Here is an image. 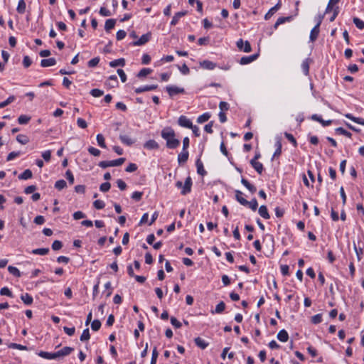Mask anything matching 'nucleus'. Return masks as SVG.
<instances>
[{"instance_id": "nucleus-1", "label": "nucleus", "mask_w": 364, "mask_h": 364, "mask_svg": "<svg viewBox=\"0 0 364 364\" xmlns=\"http://www.w3.org/2000/svg\"><path fill=\"white\" fill-rule=\"evenodd\" d=\"M175 136V132L171 127H165L161 131V137L166 141V146L168 149H176L179 146L180 141Z\"/></svg>"}, {"instance_id": "nucleus-2", "label": "nucleus", "mask_w": 364, "mask_h": 364, "mask_svg": "<svg viewBox=\"0 0 364 364\" xmlns=\"http://www.w3.org/2000/svg\"><path fill=\"white\" fill-rule=\"evenodd\" d=\"M192 184L193 183L191 176H188L186 178L184 184H183L181 181H178L176 183V186L178 188H181V193L183 196H186L191 191Z\"/></svg>"}, {"instance_id": "nucleus-3", "label": "nucleus", "mask_w": 364, "mask_h": 364, "mask_svg": "<svg viewBox=\"0 0 364 364\" xmlns=\"http://www.w3.org/2000/svg\"><path fill=\"white\" fill-rule=\"evenodd\" d=\"M125 161V158H119L112 161H102L99 163V166L102 168H106L110 166H119L123 164Z\"/></svg>"}, {"instance_id": "nucleus-4", "label": "nucleus", "mask_w": 364, "mask_h": 364, "mask_svg": "<svg viewBox=\"0 0 364 364\" xmlns=\"http://www.w3.org/2000/svg\"><path fill=\"white\" fill-rule=\"evenodd\" d=\"M38 355L40 357L46 358V359H55V358H58L59 357L65 356L62 353V351L60 350L57 351V352H55V353H48V352H46V351H40V352L38 353Z\"/></svg>"}, {"instance_id": "nucleus-5", "label": "nucleus", "mask_w": 364, "mask_h": 364, "mask_svg": "<svg viewBox=\"0 0 364 364\" xmlns=\"http://www.w3.org/2000/svg\"><path fill=\"white\" fill-rule=\"evenodd\" d=\"M237 46L239 50H243L245 53H249L252 50L251 45L249 41H243L242 39H240L237 42Z\"/></svg>"}, {"instance_id": "nucleus-6", "label": "nucleus", "mask_w": 364, "mask_h": 364, "mask_svg": "<svg viewBox=\"0 0 364 364\" xmlns=\"http://www.w3.org/2000/svg\"><path fill=\"white\" fill-rule=\"evenodd\" d=\"M151 38V33L143 34L140 38L133 43L134 46H139L146 43Z\"/></svg>"}, {"instance_id": "nucleus-7", "label": "nucleus", "mask_w": 364, "mask_h": 364, "mask_svg": "<svg viewBox=\"0 0 364 364\" xmlns=\"http://www.w3.org/2000/svg\"><path fill=\"white\" fill-rule=\"evenodd\" d=\"M166 91L170 96H173L179 93H183L184 89L176 86H168L166 87Z\"/></svg>"}, {"instance_id": "nucleus-8", "label": "nucleus", "mask_w": 364, "mask_h": 364, "mask_svg": "<svg viewBox=\"0 0 364 364\" xmlns=\"http://www.w3.org/2000/svg\"><path fill=\"white\" fill-rule=\"evenodd\" d=\"M178 124L181 127L190 128L192 127V122L186 116H181L178 120Z\"/></svg>"}, {"instance_id": "nucleus-9", "label": "nucleus", "mask_w": 364, "mask_h": 364, "mask_svg": "<svg viewBox=\"0 0 364 364\" xmlns=\"http://www.w3.org/2000/svg\"><path fill=\"white\" fill-rule=\"evenodd\" d=\"M200 65L201 68L206 70H213L216 67V64L215 63L208 60L200 62Z\"/></svg>"}, {"instance_id": "nucleus-10", "label": "nucleus", "mask_w": 364, "mask_h": 364, "mask_svg": "<svg viewBox=\"0 0 364 364\" xmlns=\"http://www.w3.org/2000/svg\"><path fill=\"white\" fill-rule=\"evenodd\" d=\"M257 58V54H254V55H252L250 56H245V57H242L240 58V63L241 65H247V64L252 63L255 60H256Z\"/></svg>"}, {"instance_id": "nucleus-11", "label": "nucleus", "mask_w": 364, "mask_h": 364, "mask_svg": "<svg viewBox=\"0 0 364 364\" xmlns=\"http://www.w3.org/2000/svg\"><path fill=\"white\" fill-rule=\"evenodd\" d=\"M187 14L186 11H179L175 14L173 16L172 21H171V25L175 26L179 21V19L186 16Z\"/></svg>"}, {"instance_id": "nucleus-12", "label": "nucleus", "mask_w": 364, "mask_h": 364, "mask_svg": "<svg viewBox=\"0 0 364 364\" xmlns=\"http://www.w3.org/2000/svg\"><path fill=\"white\" fill-rule=\"evenodd\" d=\"M311 119L320 122L323 127L329 126L332 123V120H323L321 117L317 114H313L311 116Z\"/></svg>"}, {"instance_id": "nucleus-13", "label": "nucleus", "mask_w": 364, "mask_h": 364, "mask_svg": "<svg viewBox=\"0 0 364 364\" xmlns=\"http://www.w3.org/2000/svg\"><path fill=\"white\" fill-rule=\"evenodd\" d=\"M188 151L187 150H183L178 156V161L181 164H184L188 161Z\"/></svg>"}, {"instance_id": "nucleus-14", "label": "nucleus", "mask_w": 364, "mask_h": 364, "mask_svg": "<svg viewBox=\"0 0 364 364\" xmlns=\"http://www.w3.org/2000/svg\"><path fill=\"white\" fill-rule=\"evenodd\" d=\"M281 7V3L280 2H278L274 6H273L272 8H271L268 12L265 14L264 16V18L266 20H268L269 18H271V16L276 12L277 11L279 8Z\"/></svg>"}, {"instance_id": "nucleus-15", "label": "nucleus", "mask_w": 364, "mask_h": 364, "mask_svg": "<svg viewBox=\"0 0 364 364\" xmlns=\"http://www.w3.org/2000/svg\"><path fill=\"white\" fill-rule=\"evenodd\" d=\"M119 139L124 144H126L127 146H131L134 143V140L126 134H120Z\"/></svg>"}, {"instance_id": "nucleus-16", "label": "nucleus", "mask_w": 364, "mask_h": 364, "mask_svg": "<svg viewBox=\"0 0 364 364\" xmlns=\"http://www.w3.org/2000/svg\"><path fill=\"white\" fill-rule=\"evenodd\" d=\"M144 147L145 149H159V144L158 143L154 140V139H150L149 141H147L144 144Z\"/></svg>"}, {"instance_id": "nucleus-17", "label": "nucleus", "mask_w": 364, "mask_h": 364, "mask_svg": "<svg viewBox=\"0 0 364 364\" xmlns=\"http://www.w3.org/2000/svg\"><path fill=\"white\" fill-rule=\"evenodd\" d=\"M56 64V60L54 58H50L48 59H43L41 61V65L43 68L53 66Z\"/></svg>"}, {"instance_id": "nucleus-18", "label": "nucleus", "mask_w": 364, "mask_h": 364, "mask_svg": "<svg viewBox=\"0 0 364 364\" xmlns=\"http://www.w3.org/2000/svg\"><path fill=\"white\" fill-rule=\"evenodd\" d=\"M277 338L282 342H287L289 339V334L286 330L282 329L277 333Z\"/></svg>"}, {"instance_id": "nucleus-19", "label": "nucleus", "mask_w": 364, "mask_h": 364, "mask_svg": "<svg viewBox=\"0 0 364 364\" xmlns=\"http://www.w3.org/2000/svg\"><path fill=\"white\" fill-rule=\"evenodd\" d=\"M241 183L252 193H254L256 192V187L251 184L247 179L242 178Z\"/></svg>"}, {"instance_id": "nucleus-20", "label": "nucleus", "mask_w": 364, "mask_h": 364, "mask_svg": "<svg viewBox=\"0 0 364 364\" xmlns=\"http://www.w3.org/2000/svg\"><path fill=\"white\" fill-rule=\"evenodd\" d=\"M250 164L252 167L256 170V171L261 174L263 171V165L260 162L255 161V159H252L250 161Z\"/></svg>"}, {"instance_id": "nucleus-21", "label": "nucleus", "mask_w": 364, "mask_h": 364, "mask_svg": "<svg viewBox=\"0 0 364 364\" xmlns=\"http://www.w3.org/2000/svg\"><path fill=\"white\" fill-rule=\"evenodd\" d=\"M242 193L240 191H235V198L236 200L242 205L246 206L247 205V200L244 198L242 196Z\"/></svg>"}, {"instance_id": "nucleus-22", "label": "nucleus", "mask_w": 364, "mask_h": 364, "mask_svg": "<svg viewBox=\"0 0 364 364\" xmlns=\"http://www.w3.org/2000/svg\"><path fill=\"white\" fill-rule=\"evenodd\" d=\"M258 212H259V214L260 215V216H262L264 219H269L270 218V215L268 213L266 205H261L259 208Z\"/></svg>"}, {"instance_id": "nucleus-23", "label": "nucleus", "mask_w": 364, "mask_h": 364, "mask_svg": "<svg viewBox=\"0 0 364 364\" xmlns=\"http://www.w3.org/2000/svg\"><path fill=\"white\" fill-rule=\"evenodd\" d=\"M196 345L201 349H205L208 346V343L205 342L200 337H197L194 339Z\"/></svg>"}, {"instance_id": "nucleus-24", "label": "nucleus", "mask_w": 364, "mask_h": 364, "mask_svg": "<svg viewBox=\"0 0 364 364\" xmlns=\"http://www.w3.org/2000/svg\"><path fill=\"white\" fill-rule=\"evenodd\" d=\"M345 117L357 124L364 126V119L363 118L355 117L353 116L351 114H346Z\"/></svg>"}, {"instance_id": "nucleus-25", "label": "nucleus", "mask_w": 364, "mask_h": 364, "mask_svg": "<svg viewBox=\"0 0 364 364\" xmlns=\"http://www.w3.org/2000/svg\"><path fill=\"white\" fill-rule=\"evenodd\" d=\"M318 33H319V27L318 25H316L311 31V33H310L311 41H314L318 38Z\"/></svg>"}, {"instance_id": "nucleus-26", "label": "nucleus", "mask_w": 364, "mask_h": 364, "mask_svg": "<svg viewBox=\"0 0 364 364\" xmlns=\"http://www.w3.org/2000/svg\"><path fill=\"white\" fill-rule=\"evenodd\" d=\"M125 65V60L124 58H119L109 62V66L112 68H116L117 66L123 67Z\"/></svg>"}, {"instance_id": "nucleus-27", "label": "nucleus", "mask_w": 364, "mask_h": 364, "mask_svg": "<svg viewBox=\"0 0 364 364\" xmlns=\"http://www.w3.org/2000/svg\"><path fill=\"white\" fill-rule=\"evenodd\" d=\"M33 173L30 169H26L22 173L18 176L20 180H27L32 178Z\"/></svg>"}, {"instance_id": "nucleus-28", "label": "nucleus", "mask_w": 364, "mask_h": 364, "mask_svg": "<svg viewBox=\"0 0 364 364\" xmlns=\"http://www.w3.org/2000/svg\"><path fill=\"white\" fill-rule=\"evenodd\" d=\"M26 4L24 0H20L18 3L16 11L18 14H23L26 11Z\"/></svg>"}, {"instance_id": "nucleus-29", "label": "nucleus", "mask_w": 364, "mask_h": 364, "mask_svg": "<svg viewBox=\"0 0 364 364\" xmlns=\"http://www.w3.org/2000/svg\"><path fill=\"white\" fill-rule=\"evenodd\" d=\"M276 150L273 154V158L279 157L282 154V142L280 139H278L275 143Z\"/></svg>"}, {"instance_id": "nucleus-30", "label": "nucleus", "mask_w": 364, "mask_h": 364, "mask_svg": "<svg viewBox=\"0 0 364 364\" xmlns=\"http://www.w3.org/2000/svg\"><path fill=\"white\" fill-rule=\"evenodd\" d=\"M21 299L26 305H31L33 303V297L28 293L22 294Z\"/></svg>"}, {"instance_id": "nucleus-31", "label": "nucleus", "mask_w": 364, "mask_h": 364, "mask_svg": "<svg viewBox=\"0 0 364 364\" xmlns=\"http://www.w3.org/2000/svg\"><path fill=\"white\" fill-rule=\"evenodd\" d=\"M116 23V20L114 18H109L107 19L105 22V29L106 31H109V30L112 29Z\"/></svg>"}, {"instance_id": "nucleus-32", "label": "nucleus", "mask_w": 364, "mask_h": 364, "mask_svg": "<svg viewBox=\"0 0 364 364\" xmlns=\"http://www.w3.org/2000/svg\"><path fill=\"white\" fill-rule=\"evenodd\" d=\"M196 166H197V172L198 174L201 176H205L206 174V171H205L203 168V163L200 161V159H198L196 161Z\"/></svg>"}, {"instance_id": "nucleus-33", "label": "nucleus", "mask_w": 364, "mask_h": 364, "mask_svg": "<svg viewBox=\"0 0 364 364\" xmlns=\"http://www.w3.org/2000/svg\"><path fill=\"white\" fill-rule=\"evenodd\" d=\"M96 139H97V144L100 147L104 148V149L107 148V145L105 144V138L102 134H98L97 135Z\"/></svg>"}, {"instance_id": "nucleus-34", "label": "nucleus", "mask_w": 364, "mask_h": 364, "mask_svg": "<svg viewBox=\"0 0 364 364\" xmlns=\"http://www.w3.org/2000/svg\"><path fill=\"white\" fill-rule=\"evenodd\" d=\"M49 252V248H38L32 250L34 255H46Z\"/></svg>"}, {"instance_id": "nucleus-35", "label": "nucleus", "mask_w": 364, "mask_h": 364, "mask_svg": "<svg viewBox=\"0 0 364 364\" xmlns=\"http://www.w3.org/2000/svg\"><path fill=\"white\" fill-rule=\"evenodd\" d=\"M210 118V114L208 112L204 113L202 115L199 116L197 119V122L202 124L203 122H207Z\"/></svg>"}, {"instance_id": "nucleus-36", "label": "nucleus", "mask_w": 364, "mask_h": 364, "mask_svg": "<svg viewBox=\"0 0 364 364\" xmlns=\"http://www.w3.org/2000/svg\"><path fill=\"white\" fill-rule=\"evenodd\" d=\"M16 140L21 144H26L29 141L28 137L24 134L17 135Z\"/></svg>"}, {"instance_id": "nucleus-37", "label": "nucleus", "mask_w": 364, "mask_h": 364, "mask_svg": "<svg viewBox=\"0 0 364 364\" xmlns=\"http://www.w3.org/2000/svg\"><path fill=\"white\" fill-rule=\"evenodd\" d=\"M8 271L10 274H13L14 276L16 277H21V272L18 270V268L13 267V266H9Z\"/></svg>"}, {"instance_id": "nucleus-38", "label": "nucleus", "mask_w": 364, "mask_h": 364, "mask_svg": "<svg viewBox=\"0 0 364 364\" xmlns=\"http://www.w3.org/2000/svg\"><path fill=\"white\" fill-rule=\"evenodd\" d=\"M301 68L304 72V73L307 75L309 73V59H306L303 61L301 63Z\"/></svg>"}, {"instance_id": "nucleus-39", "label": "nucleus", "mask_w": 364, "mask_h": 364, "mask_svg": "<svg viewBox=\"0 0 364 364\" xmlns=\"http://www.w3.org/2000/svg\"><path fill=\"white\" fill-rule=\"evenodd\" d=\"M336 132L338 134L344 135L348 138H350L352 134L350 132L346 131L343 127H338L336 129Z\"/></svg>"}, {"instance_id": "nucleus-40", "label": "nucleus", "mask_w": 364, "mask_h": 364, "mask_svg": "<svg viewBox=\"0 0 364 364\" xmlns=\"http://www.w3.org/2000/svg\"><path fill=\"white\" fill-rule=\"evenodd\" d=\"M31 120V117L27 115H20L18 118V122L20 124H26Z\"/></svg>"}, {"instance_id": "nucleus-41", "label": "nucleus", "mask_w": 364, "mask_h": 364, "mask_svg": "<svg viewBox=\"0 0 364 364\" xmlns=\"http://www.w3.org/2000/svg\"><path fill=\"white\" fill-rule=\"evenodd\" d=\"M66 186H67V183L65 182V181H64L63 179L57 181L55 183V188L59 191L65 188Z\"/></svg>"}, {"instance_id": "nucleus-42", "label": "nucleus", "mask_w": 364, "mask_h": 364, "mask_svg": "<svg viewBox=\"0 0 364 364\" xmlns=\"http://www.w3.org/2000/svg\"><path fill=\"white\" fill-rule=\"evenodd\" d=\"M151 70L150 68H142L137 74V77L141 78L146 76L147 75L151 73Z\"/></svg>"}, {"instance_id": "nucleus-43", "label": "nucleus", "mask_w": 364, "mask_h": 364, "mask_svg": "<svg viewBox=\"0 0 364 364\" xmlns=\"http://www.w3.org/2000/svg\"><path fill=\"white\" fill-rule=\"evenodd\" d=\"M90 338V334L89 331V328H86L83 331L82 335L80 336V340L81 341H88Z\"/></svg>"}, {"instance_id": "nucleus-44", "label": "nucleus", "mask_w": 364, "mask_h": 364, "mask_svg": "<svg viewBox=\"0 0 364 364\" xmlns=\"http://www.w3.org/2000/svg\"><path fill=\"white\" fill-rule=\"evenodd\" d=\"M15 100L14 96H10L5 101L0 102V109L5 107L6 106L9 105L11 102H13Z\"/></svg>"}, {"instance_id": "nucleus-45", "label": "nucleus", "mask_w": 364, "mask_h": 364, "mask_svg": "<svg viewBox=\"0 0 364 364\" xmlns=\"http://www.w3.org/2000/svg\"><path fill=\"white\" fill-rule=\"evenodd\" d=\"M353 23L356 26V27L359 29H363L364 28V21L360 20V18L357 17H354L353 19Z\"/></svg>"}, {"instance_id": "nucleus-46", "label": "nucleus", "mask_w": 364, "mask_h": 364, "mask_svg": "<svg viewBox=\"0 0 364 364\" xmlns=\"http://www.w3.org/2000/svg\"><path fill=\"white\" fill-rule=\"evenodd\" d=\"M8 347L10 348H15L18 350H28V348L26 346H23L15 343H11L10 344H9Z\"/></svg>"}, {"instance_id": "nucleus-47", "label": "nucleus", "mask_w": 364, "mask_h": 364, "mask_svg": "<svg viewBox=\"0 0 364 364\" xmlns=\"http://www.w3.org/2000/svg\"><path fill=\"white\" fill-rule=\"evenodd\" d=\"M94 207L97 210H101L105 208V203L103 200H96L93 203Z\"/></svg>"}, {"instance_id": "nucleus-48", "label": "nucleus", "mask_w": 364, "mask_h": 364, "mask_svg": "<svg viewBox=\"0 0 364 364\" xmlns=\"http://www.w3.org/2000/svg\"><path fill=\"white\" fill-rule=\"evenodd\" d=\"M101 327V322L98 319H95L91 323V328L93 331H97Z\"/></svg>"}, {"instance_id": "nucleus-49", "label": "nucleus", "mask_w": 364, "mask_h": 364, "mask_svg": "<svg viewBox=\"0 0 364 364\" xmlns=\"http://www.w3.org/2000/svg\"><path fill=\"white\" fill-rule=\"evenodd\" d=\"M284 136L294 145V147L297 146L296 140L291 134L285 132Z\"/></svg>"}, {"instance_id": "nucleus-50", "label": "nucleus", "mask_w": 364, "mask_h": 364, "mask_svg": "<svg viewBox=\"0 0 364 364\" xmlns=\"http://www.w3.org/2000/svg\"><path fill=\"white\" fill-rule=\"evenodd\" d=\"M225 309V304L223 301L218 303L215 307V312L216 314L222 313Z\"/></svg>"}, {"instance_id": "nucleus-51", "label": "nucleus", "mask_w": 364, "mask_h": 364, "mask_svg": "<svg viewBox=\"0 0 364 364\" xmlns=\"http://www.w3.org/2000/svg\"><path fill=\"white\" fill-rule=\"evenodd\" d=\"M291 19V17L290 16H288V17H280L277 19V21H276L274 27L275 28H277L278 27L279 25L280 24H282L284 23H285L286 21H288Z\"/></svg>"}, {"instance_id": "nucleus-52", "label": "nucleus", "mask_w": 364, "mask_h": 364, "mask_svg": "<svg viewBox=\"0 0 364 364\" xmlns=\"http://www.w3.org/2000/svg\"><path fill=\"white\" fill-rule=\"evenodd\" d=\"M252 210H256L258 207V203L255 198H253L251 201H247V205Z\"/></svg>"}, {"instance_id": "nucleus-53", "label": "nucleus", "mask_w": 364, "mask_h": 364, "mask_svg": "<svg viewBox=\"0 0 364 364\" xmlns=\"http://www.w3.org/2000/svg\"><path fill=\"white\" fill-rule=\"evenodd\" d=\"M104 92L100 89H92L90 91V95L95 97H99L102 95H103Z\"/></svg>"}, {"instance_id": "nucleus-54", "label": "nucleus", "mask_w": 364, "mask_h": 364, "mask_svg": "<svg viewBox=\"0 0 364 364\" xmlns=\"http://www.w3.org/2000/svg\"><path fill=\"white\" fill-rule=\"evenodd\" d=\"M159 355V353L157 351L156 347H154L152 351V356L150 364H156V360Z\"/></svg>"}, {"instance_id": "nucleus-55", "label": "nucleus", "mask_w": 364, "mask_h": 364, "mask_svg": "<svg viewBox=\"0 0 364 364\" xmlns=\"http://www.w3.org/2000/svg\"><path fill=\"white\" fill-rule=\"evenodd\" d=\"M100 62V58L96 57L88 61L87 65L90 68H94Z\"/></svg>"}, {"instance_id": "nucleus-56", "label": "nucleus", "mask_w": 364, "mask_h": 364, "mask_svg": "<svg viewBox=\"0 0 364 364\" xmlns=\"http://www.w3.org/2000/svg\"><path fill=\"white\" fill-rule=\"evenodd\" d=\"M111 188V184L109 182L103 183L100 186V190L102 192H107Z\"/></svg>"}, {"instance_id": "nucleus-57", "label": "nucleus", "mask_w": 364, "mask_h": 364, "mask_svg": "<svg viewBox=\"0 0 364 364\" xmlns=\"http://www.w3.org/2000/svg\"><path fill=\"white\" fill-rule=\"evenodd\" d=\"M322 321V316L320 314H316L311 317V322L314 324H318Z\"/></svg>"}, {"instance_id": "nucleus-58", "label": "nucleus", "mask_w": 364, "mask_h": 364, "mask_svg": "<svg viewBox=\"0 0 364 364\" xmlns=\"http://www.w3.org/2000/svg\"><path fill=\"white\" fill-rule=\"evenodd\" d=\"M87 150H88V152L90 154H92V155H93L95 156H99L100 155V153H101L99 149H96L95 147H92V146H90Z\"/></svg>"}, {"instance_id": "nucleus-59", "label": "nucleus", "mask_w": 364, "mask_h": 364, "mask_svg": "<svg viewBox=\"0 0 364 364\" xmlns=\"http://www.w3.org/2000/svg\"><path fill=\"white\" fill-rule=\"evenodd\" d=\"M0 294L3 296H12V292L7 287H3L0 290Z\"/></svg>"}, {"instance_id": "nucleus-60", "label": "nucleus", "mask_w": 364, "mask_h": 364, "mask_svg": "<svg viewBox=\"0 0 364 364\" xmlns=\"http://www.w3.org/2000/svg\"><path fill=\"white\" fill-rule=\"evenodd\" d=\"M62 247L63 244L59 240H55L52 244V249L55 251L60 250Z\"/></svg>"}, {"instance_id": "nucleus-61", "label": "nucleus", "mask_w": 364, "mask_h": 364, "mask_svg": "<svg viewBox=\"0 0 364 364\" xmlns=\"http://www.w3.org/2000/svg\"><path fill=\"white\" fill-rule=\"evenodd\" d=\"M127 36L126 31L124 30H119L117 32L116 38L118 41L124 39Z\"/></svg>"}, {"instance_id": "nucleus-62", "label": "nucleus", "mask_w": 364, "mask_h": 364, "mask_svg": "<svg viewBox=\"0 0 364 364\" xmlns=\"http://www.w3.org/2000/svg\"><path fill=\"white\" fill-rule=\"evenodd\" d=\"M99 13L102 16H109L112 15L111 12L105 7H101Z\"/></svg>"}, {"instance_id": "nucleus-63", "label": "nucleus", "mask_w": 364, "mask_h": 364, "mask_svg": "<svg viewBox=\"0 0 364 364\" xmlns=\"http://www.w3.org/2000/svg\"><path fill=\"white\" fill-rule=\"evenodd\" d=\"M142 196H143L142 192L135 191L132 193V198L136 201H139L141 199Z\"/></svg>"}, {"instance_id": "nucleus-64", "label": "nucleus", "mask_w": 364, "mask_h": 364, "mask_svg": "<svg viewBox=\"0 0 364 364\" xmlns=\"http://www.w3.org/2000/svg\"><path fill=\"white\" fill-rule=\"evenodd\" d=\"M77 124L79 127L82 129H85L87 127V124L86 121L82 118H78L77 120Z\"/></svg>"}]
</instances>
